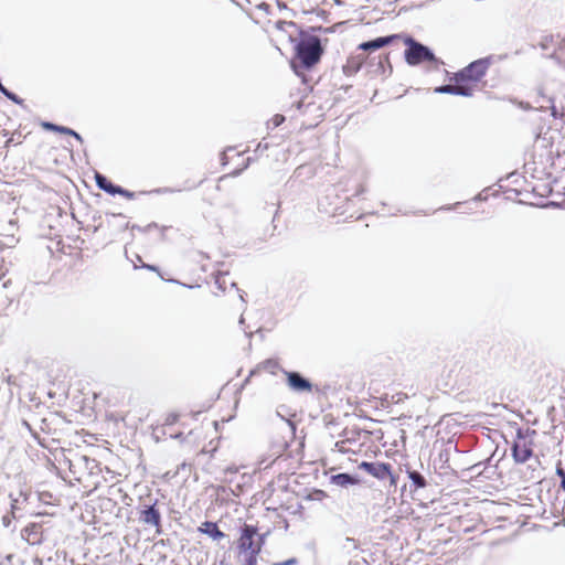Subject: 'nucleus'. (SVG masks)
<instances>
[{"label": "nucleus", "mask_w": 565, "mask_h": 565, "mask_svg": "<svg viewBox=\"0 0 565 565\" xmlns=\"http://www.w3.org/2000/svg\"><path fill=\"white\" fill-rule=\"evenodd\" d=\"M297 57L305 68H310L320 61L322 46L318 36H309L296 45Z\"/></svg>", "instance_id": "obj_1"}, {"label": "nucleus", "mask_w": 565, "mask_h": 565, "mask_svg": "<svg viewBox=\"0 0 565 565\" xmlns=\"http://www.w3.org/2000/svg\"><path fill=\"white\" fill-rule=\"evenodd\" d=\"M491 57L479 58L454 75L456 83L479 82L491 65Z\"/></svg>", "instance_id": "obj_2"}, {"label": "nucleus", "mask_w": 565, "mask_h": 565, "mask_svg": "<svg viewBox=\"0 0 565 565\" xmlns=\"http://www.w3.org/2000/svg\"><path fill=\"white\" fill-rule=\"evenodd\" d=\"M405 43L408 49L405 51V60L409 65H417L425 61L436 62L434 53L425 45L407 38Z\"/></svg>", "instance_id": "obj_3"}, {"label": "nucleus", "mask_w": 565, "mask_h": 565, "mask_svg": "<svg viewBox=\"0 0 565 565\" xmlns=\"http://www.w3.org/2000/svg\"><path fill=\"white\" fill-rule=\"evenodd\" d=\"M257 535V531L252 525H244L242 530L241 537L238 540V548L242 554L248 552H260L263 539L259 537L258 541H255V536Z\"/></svg>", "instance_id": "obj_4"}, {"label": "nucleus", "mask_w": 565, "mask_h": 565, "mask_svg": "<svg viewBox=\"0 0 565 565\" xmlns=\"http://www.w3.org/2000/svg\"><path fill=\"white\" fill-rule=\"evenodd\" d=\"M516 437L518 439L512 447V455L516 462L524 463L533 454L532 441L527 440L520 429L518 430Z\"/></svg>", "instance_id": "obj_5"}, {"label": "nucleus", "mask_w": 565, "mask_h": 565, "mask_svg": "<svg viewBox=\"0 0 565 565\" xmlns=\"http://www.w3.org/2000/svg\"><path fill=\"white\" fill-rule=\"evenodd\" d=\"M360 468L380 480H384L390 477L391 482L393 484L395 483V478L391 473V465L388 463L363 461L360 465Z\"/></svg>", "instance_id": "obj_6"}, {"label": "nucleus", "mask_w": 565, "mask_h": 565, "mask_svg": "<svg viewBox=\"0 0 565 565\" xmlns=\"http://www.w3.org/2000/svg\"><path fill=\"white\" fill-rule=\"evenodd\" d=\"M284 373L287 376V384L291 391L297 393H309L312 391L311 382L303 377L300 373L289 371H284Z\"/></svg>", "instance_id": "obj_7"}, {"label": "nucleus", "mask_w": 565, "mask_h": 565, "mask_svg": "<svg viewBox=\"0 0 565 565\" xmlns=\"http://www.w3.org/2000/svg\"><path fill=\"white\" fill-rule=\"evenodd\" d=\"M396 38L397 35L376 38L374 40L361 43L359 49L363 51H375L391 44Z\"/></svg>", "instance_id": "obj_8"}, {"label": "nucleus", "mask_w": 565, "mask_h": 565, "mask_svg": "<svg viewBox=\"0 0 565 565\" xmlns=\"http://www.w3.org/2000/svg\"><path fill=\"white\" fill-rule=\"evenodd\" d=\"M140 520L146 524L159 526L161 515L160 512L154 508V505H149L141 511Z\"/></svg>", "instance_id": "obj_9"}, {"label": "nucleus", "mask_w": 565, "mask_h": 565, "mask_svg": "<svg viewBox=\"0 0 565 565\" xmlns=\"http://www.w3.org/2000/svg\"><path fill=\"white\" fill-rule=\"evenodd\" d=\"M96 184L99 189L104 190L109 194L124 193V189L117 185H114L105 175L96 173L95 175Z\"/></svg>", "instance_id": "obj_10"}, {"label": "nucleus", "mask_w": 565, "mask_h": 565, "mask_svg": "<svg viewBox=\"0 0 565 565\" xmlns=\"http://www.w3.org/2000/svg\"><path fill=\"white\" fill-rule=\"evenodd\" d=\"M199 531L209 535L215 541H218L225 537V534L218 529L217 524L214 522L205 521L199 527Z\"/></svg>", "instance_id": "obj_11"}, {"label": "nucleus", "mask_w": 565, "mask_h": 565, "mask_svg": "<svg viewBox=\"0 0 565 565\" xmlns=\"http://www.w3.org/2000/svg\"><path fill=\"white\" fill-rule=\"evenodd\" d=\"M42 127L44 129H46V130H52V131H56V132H60V134H65V135L73 136L76 140L81 141V142L83 141L82 137L76 131H74L71 128H67V127H64V126H57V125L52 124V122H43Z\"/></svg>", "instance_id": "obj_12"}, {"label": "nucleus", "mask_w": 565, "mask_h": 565, "mask_svg": "<svg viewBox=\"0 0 565 565\" xmlns=\"http://www.w3.org/2000/svg\"><path fill=\"white\" fill-rule=\"evenodd\" d=\"M406 473H407L409 480L412 481V486L414 487V490L423 489L427 486V481L420 472H418L416 470L407 469Z\"/></svg>", "instance_id": "obj_13"}, {"label": "nucleus", "mask_w": 565, "mask_h": 565, "mask_svg": "<svg viewBox=\"0 0 565 565\" xmlns=\"http://www.w3.org/2000/svg\"><path fill=\"white\" fill-rule=\"evenodd\" d=\"M331 480H332V483H334L337 486H341V487H347L349 484H355L358 482L356 479L353 478L349 473H339V475L332 476Z\"/></svg>", "instance_id": "obj_14"}, {"label": "nucleus", "mask_w": 565, "mask_h": 565, "mask_svg": "<svg viewBox=\"0 0 565 565\" xmlns=\"http://www.w3.org/2000/svg\"><path fill=\"white\" fill-rule=\"evenodd\" d=\"M473 94V89L470 86H467L462 83H457L456 85H452V93L451 95H460L465 97H470Z\"/></svg>", "instance_id": "obj_15"}, {"label": "nucleus", "mask_w": 565, "mask_h": 565, "mask_svg": "<svg viewBox=\"0 0 565 565\" xmlns=\"http://www.w3.org/2000/svg\"><path fill=\"white\" fill-rule=\"evenodd\" d=\"M359 548V543L356 540L352 537H345L342 543V550L347 552L348 554H351L352 552L356 551Z\"/></svg>", "instance_id": "obj_16"}, {"label": "nucleus", "mask_w": 565, "mask_h": 565, "mask_svg": "<svg viewBox=\"0 0 565 565\" xmlns=\"http://www.w3.org/2000/svg\"><path fill=\"white\" fill-rule=\"evenodd\" d=\"M0 92L7 97L9 98L10 100L17 103V104H21L22 100L13 93H11L10 90H8L4 86H2V84L0 83Z\"/></svg>", "instance_id": "obj_17"}, {"label": "nucleus", "mask_w": 565, "mask_h": 565, "mask_svg": "<svg viewBox=\"0 0 565 565\" xmlns=\"http://www.w3.org/2000/svg\"><path fill=\"white\" fill-rule=\"evenodd\" d=\"M259 552H248L244 553L245 555V565H256L257 564V555Z\"/></svg>", "instance_id": "obj_18"}, {"label": "nucleus", "mask_w": 565, "mask_h": 565, "mask_svg": "<svg viewBox=\"0 0 565 565\" xmlns=\"http://www.w3.org/2000/svg\"><path fill=\"white\" fill-rule=\"evenodd\" d=\"M226 278H227V277H226V275L224 274V275H218V276L216 277V279H215V284H216V285H217V287H218L220 289H222V290H225V289H226V287H225V285H226Z\"/></svg>", "instance_id": "obj_19"}, {"label": "nucleus", "mask_w": 565, "mask_h": 565, "mask_svg": "<svg viewBox=\"0 0 565 565\" xmlns=\"http://www.w3.org/2000/svg\"><path fill=\"white\" fill-rule=\"evenodd\" d=\"M435 92L438 94H451L452 85H443L435 88Z\"/></svg>", "instance_id": "obj_20"}, {"label": "nucleus", "mask_w": 565, "mask_h": 565, "mask_svg": "<svg viewBox=\"0 0 565 565\" xmlns=\"http://www.w3.org/2000/svg\"><path fill=\"white\" fill-rule=\"evenodd\" d=\"M349 443V440H340V441H337L335 443V448L340 451V452H348L350 449L347 447V444Z\"/></svg>", "instance_id": "obj_21"}, {"label": "nucleus", "mask_w": 565, "mask_h": 565, "mask_svg": "<svg viewBox=\"0 0 565 565\" xmlns=\"http://www.w3.org/2000/svg\"><path fill=\"white\" fill-rule=\"evenodd\" d=\"M556 472L561 477V488L565 490V470L562 468H557Z\"/></svg>", "instance_id": "obj_22"}, {"label": "nucleus", "mask_w": 565, "mask_h": 565, "mask_svg": "<svg viewBox=\"0 0 565 565\" xmlns=\"http://www.w3.org/2000/svg\"><path fill=\"white\" fill-rule=\"evenodd\" d=\"M278 366L277 362L268 360L265 362V367L270 370L271 373H274V369Z\"/></svg>", "instance_id": "obj_23"}, {"label": "nucleus", "mask_w": 565, "mask_h": 565, "mask_svg": "<svg viewBox=\"0 0 565 565\" xmlns=\"http://www.w3.org/2000/svg\"><path fill=\"white\" fill-rule=\"evenodd\" d=\"M548 102L552 104V105H551L552 116H553L554 118H557V117H558V111H557V109H556V107H555V105H554V99H553V98H550V99H548Z\"/></svg>", "instance_id": "obj_24"}, {"label": "nucleus", "mask_w": 565, "mask_h": 565, "mask_svg": "<svg viewBox=\"0 0 565 565\" xmlns=\"http://www.w3.org/2000/svg\"><path fill=\"white\" fill-rule=\"evenodd\" d=\"M153 192L163 194V193H171V192H173V190L170 188H159V189L153 190Z\"/></svg>", "instance_id": "obj_25"}, {"label": "nucleus", "mask_w": 565, "mask_h": 565, "mask_svg": "<svg viewBox=\"0 0 565 565\" xmlns=\"http://www.w3.org/2000/svg\"><path fill=\"white\" fill-rule=\"evenodd\" d=\"M177 419H178V415H175V414H171V415H169V416L167 417V424H173V423H175V422H177Z\"/></svg>", "instance_id": "obj_26"}, {"label": "nucleus", "mask_w": 565, "mask_h": 565, "mask_svg": "<svg viewBox=\"0 0 565 565\" xmlns=\"http://www.w3.org/2000/svg\"><path fill=\"white\" fill-rule=\"evenodd\" d=\"M285 120L284 116L277 115L275 117V126H279Z\"/></svg>", "instance_id": "obj_27"}, {"label": "nucleus", "mask_w": 565, "mask_h": 565, "mask_svg": "<svg viewBox=\"0 0 565 565\" xmlns=\"http://www.w3.org/2000/svg\"><path fill=\"white\" fill-rule=\"evenodd\" d=\"M2 522H3V525H4V526H9V525H10V523H11V519H10L8 515H4V516L2 518Z\"/></svg>", "instance_id": "obj_28"}, {"label": "nucleus", "mask_w": 565, "mask_h": 565, "mask_svg": "<svg viewBox=\"0 0 565 565\" xmlns=\"http://www.w3.org/2000/svg\"><path fill=\"white\" fill-rule=\"evenodd\" d=\"M15 502L17 500H14L11 504V513H12V518H15V509H17V505H15Z\"/></svg>", "instance_id": "obj_29"}, {"label": "nucleus", "mask_w": 565, "mask_h": 565, "mask_svg": "<svg viewBox=\"0 0 565 565\" xmlns=\"http://www.w3.org/2000/svg\"><path fill=\"white\" fill-rule=\"evenodd\" d=\"M519 106H520L521 108L525 109V110L531 109L530 105H529V104H524L523 102H520V103H519Z\"/></svg>", "instance_id": "obj_30"}, {"label": "nucleus", "mask_w": 565, "mask_h": 565, "mask_svg": "<svg viewBox=\"0 0 565 565\" xmlns=\"http://www.w3.org/2000/svg\"><path fill=\"white\" fill-rule=\"evenodd\" d=\"M294 564H296V559H295V558H290V559H288V561L284 562V563H282V564H280V565H294Z\"/></svg>", "instance_id": "obj_31"}, {"label": "nucleus", "mask_w": 565, "mask_h": 565, "mask_svg": "<svg viewBox=\"0 0 565 565\" xmlns=\"http://www.w3.org/2000/svg\"><path fill=\"white\" fill-rule=\"evenodd\" d=\"M248 162H249V159H247L246 163L244 164V167H243L241 170L235 171L233 174H234V175L239 174L242 170H244L245 168H247Z\"/></svg>", "instance_id": "obj_32"}, {"label": "nucleus", "mask_w": 565, "mask_h": 565, "mask_svg": "<svg viewBox=\"0 0 565 565\" xmlns=\"http://www.w3.org/2000/svg\"><path fill=\"white\" fill-rule=\"evenodd\" d=\"M120 194L126 196V198H132V195H134L131 192H129V191H127L125 189H124V193H120Z\"/></svg>", "instance_id": "obj_33"}, {"label": "nucleus", "mask_w": 565, "mask_h": 565, "mask_svg": "<svg viewBox=\"0 0 565 565\" xmlns=\"http://www.w3.org/2000/svg\"><path fill=\"white\" fill-rule=\"evenodd\" d=\"M145 267H147L148 269H151V270L156 269L153 266H150V265H145Z\"/></svg>", "instance_id": "obj_34"}, {"label": "nucleus", "mask_w": 565, "mask_h": 565, "mask_svg": "<svg viewBox=\"0 0 565 565\" xmlns=\"http://www.w3.org/2000/svg\"><path fill=\"white\" fill-rule=\"evenodd\" d=\"M239 298H241V300H242L243 302L245 301L244 296H243V292H239Z\"/></svg>", "instance_id": "obj_35"}, {"label": "nucleus", "mask_w": 565, "mask_h": 565, "mask_svg": "<svg viewBox=\"0 0 565 565\" xmlns=\"http://www.w3.org/2000/svg\"><path fill=\"white\" fill-rule=\"evenodd\" d=\"M225 158H226L225 154H223V157H222L223 164H226Z\"/></svg>", "instance_id": "obj_36"}, {"label": "nucleus", "mask_w": 565, "mask_h": 565, "mask_svg": "<svg viewBox=\"0 0 565 565\" xmlns=\"http://www.w3.org/2000/svg\"><path fill=\"white\" fill-rule=\"evenodd\" d=\"M239 323H241V324H243V323H244V318H243V317H241V319H239Z\"/></svg>", "instance_id": "obj_37"}, {"label": "nucleus", "mask_w": 565, "mask_h": 565, "mask_svg": "<svg viewBox=\"0 0 565 565\" xmlns=\"http://www.w3.org/2000/svg\"><path fill=\"white\" fill-rule=\"evenodd\" d=\"M231 287H236V284L235 282H231Z\"/></svg>", "instance_id": "obj_38"}]
</instances>
